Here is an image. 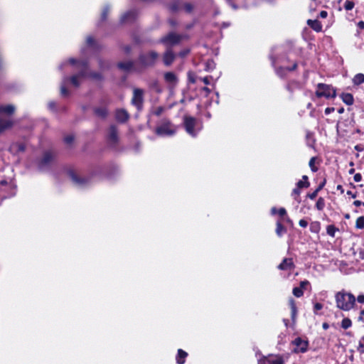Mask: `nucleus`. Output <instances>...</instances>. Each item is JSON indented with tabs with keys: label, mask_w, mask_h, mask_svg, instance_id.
Here are the masks:
<instances>
[{
	"label": "nucleus",
	"mask_w": 364,
	"mask_h": 364,
	"mask_svg": "<svg viewBox=\"0 0 364 364\" xmlns=\"http://www.w3.org/2000/svg\"><path fill=\"white\" fill-rule=\"evenodd\" d=\"M327 16H328V13H327V11H321L320 12V14H319V16H320L321 18H326V17H327Z\"/></svg>",
	"instance_id": "nucleus-60"
},
{
	"label": "nucleus",
	"mask_w": 364,
	"mask_h": 364,
	"mask_svg": "<svg viewBox=\"0 0 364 364\" xmlns=\"http://www.w3.org/2000/svg\"><path fill=\"white\" fill-rule=\"evenodd\" d=\"M296 314H297V309H291V319L294 323L295 322V320H296Z\"/></svg>",
	"instance_id": "nucleus-45"
},
{
	"label": "nucleus",
	"mask_w": 364,
	"mask_h": 364,
	"mask_svg": "<svg viewBox=\"0 0 364 364\" xmlns=\"http://www.w3.org/2000/svg\"><path fill=\"white\" fill-rule=\"evenodd\" d=\"M278 213L280 216L283 217L286 215V210L284 208H279Z\"/></svg>",
	"instance_id": "nucleus-58"
},
{
	"label": "nucleus",
	"mask_w": 364,
	"mask_h": 364,
	"mask_svg": "<svg viewBox=\"0 0 364 364\" xmlns=\"http://www.w3.org/2000/svg\"><path fill=\"white\" fill-rule=\"evenodd\" d=\"M316 95L318 97L334 98L336 96V90L331 85L319 83Z\"/></svg>",
	"instance_id": "nucleus-5"
},
{
	"label": "nucleus",
	"mask_w": 364,
	"mask_h": 364,
	"mask_svg": "<svg viewBox=\"0 0 364 364\" xmlns=\"http://www.w3.org/2000/svg\"><path fill=\"white\" fill-rule=\"evenodd\" d=\"M358 350L360 353H364V344H363V341L362 340L359 342V345H358Z\"/></svg>",
	"instance_id": "nucleus-50"
},
{
	"label": "nucleus",
	"mask_w": 364,
	"mask_h": 364,
	"mask_svg": "<svg viewBox=\"0 0 364 364\" xmlns=\"http://www.w3.org/2000/svg\"><path fill=\"white\" fill-rule=\"evenodd\" d=\"M190 53L189 49H184L179 53V56L181 58L186 57Z\"/></svg>",
	"instance_id": "nucleus-47"
},
{
	"label": "nucleus",
	"mask_w": 364,
	"mask_h": 364,
	"mask_svg": "<svg viewBox=\"0 0 364 364\" xmlns=\"http://www.w3.org/2000/svg\"><path fill=\"white\" fill-rule=\"evenodd\" d=\"M97 61L99 68L102 71L108 70L109 68V63L107 61L104 60L102 58H98Z\"/></svg>",
	"instance_id": "nucleus-29"
},
{
	"label": "nucleus",
	"mask_w": 364,
	"mask_h": 364,
	"mask_svg": "<svg viewBox=\"0 0 364 364\" xmlns=\"http://www.w3.org/2000/svg\"><path fill=\"white\" fill-rule=\"evenodd\" d=\"M13 126V122L9 119L0 118V134Z\"/></svg>",
	"instance_id": "nucleus-21"
},
{
	"label": "nucleus",
	"mask_w": 364,
	"mask_h": 364,
	"mask_svg": "<svg viewBox=\"0 0 364 364\" xmlns=\"http://www.w3.org/2000/svg\"><path fill=\"white\" fill-rule=\"evenodd\" d=\"M150 86L152 89L155 90L158 93L161 92V89L157 80H154V82H152Z\"/></svg>",
	"instance_id": "nucleus-35"
},
{
	"label": "nucleus",
	"mask_w": 364,
	"mask_h": 364,
	"mask_svg": "<svg viewBox=\"0 0 364 364\" xmlns=\"http://www.w3.org/2000/svg\"><path fill=\"white\" fill-rule=\"evenodd\" d=\"M258 364H284V360L281 356H269L259 360Z\"/></svg>",
	"instance_id": "nucleus-12"
},
{
	"label": "nucleus",
	"mask_w": 364,
	"mask_h": 364,
	"mask_svg": "<svg viewBox=\"0 0 364 364\" xmlns=\"http://www.w3.org/2000/svg\"><path fill=\"white\" fill-rule=\"evenodd\" d=\"M307 24L316 32H320L322 30V25L318 20L309 19L307 21Z\"/></svg>",
	"instance_id": "nucleus-20"
},
{
	"label": "nucleus",
	"mask_w": 364,
	"mask_h": 364,
	"mask_svg": "<svg viewBox=\"0 0 364 364\" xmlns=\"http://www.w3.org/2000/svg\"><path fill=\"white\" fill-rule=\"evenodd\" d=\"M289 306H290V309H296V303H295V301L294 300V299H292V298H290V299H289Z\"/></svg>",
	"instance_id": "nucleus-51"
},
{
	"label": "nucleus",
	"mask_w": 364,
	"mask_h": 364,
	"mask_svg": "<svg viewBox=\"0 0 364 364\" xmlns=\"http://www.w3.org/2000/svg\"><path fill=\"white\" fill-rule=\"evenodd\" d=\"M291 344L294 346L293 351L296 353H305L308 349L309 343L300 337L296 338Z\"/></svg>",
	"instance_id": "nucleus-9"
},
{
	"label": "nucleus",
	"mask_w": 364,
	"mask_h": 364,
	"mask_svg": "<svg viewBox=\"0 0 364 364\" xmlns=\"http://www.w3.org/2000/svg\"><path fill=\"white\" fill-rule=\"evenodd\" d=\"M341 97L346 105H351L353 104V96L350 93H343Z\"/></svg>",
	"instance_id": "nucleus-25"
},
{
	"label": "nucleus",
	"mask_w": 364,
	"mask_h": 364,
	"mask_svg": "<svg viewBox=\"0 0 364 364\" xmlns=\"http://www.w3.org/2000/svg\"><path fill=\"white\" fill-rule=\"evenodd\" d=\"M68 174L72 181L79 187H85L90 183V176H82L74 171H70Z\"/></svg>",
	"instance_id": "nucleus-7"
},
{
	"label": "nucleus",
	"mask_w": 364,
	"mask_h": 364,
	"mask_svg": "<svg viewBox=\"0 0 364 364\" xmlns=\"http://www.w3.org/2000/svg\"><path fill=\"white\" fill-rule=\"evenodd\" d=\"M323 205H324L323 200V198H320L316 203V206L318 210H322L323 208Z\"/></svg>",
	"instance_id": "nucleus-41"
},
{
	"label": "nucleus",
	"mask_w": 364,
	"mask_h": 364,
	"mask_svg": "<svg viewBox=\"0 0 364 364\" xmlns=\"http://www.w3.org/2000/svg\"><path fill=\"white\" fill-rule=\"evenodd\" d=\"M123 49L126 53H129L131 52L132 48L129 46H125Z\"/></svg>",
	"instance_id": "nucleus-62"
},
{
	"label": "nucleus",
	"mask_w": 364,
	"mask_h": 364,
	"mask_svg": "<svg viewBox=\"0 0 364 364\" xmlns=\"http://www.w3.org/2000/svg\"><path fill=\"white\" fill-rule=\"evenodd\" d=\"M109 11V6H106V7L104 8L103 11H102V15H101L102 21H105L106 20Z\"/></svg>",
	"instance_id": "nucleus-37"
},
{
	"label": "nucleus",
	"mask_w": 364,
	"mask_h": 364,
	"mask_svg": "<svg viewBox=\"0 0 364 364\" xmlns=\"http://www.w3.org/2000/svg\"><path fill=\"white\" fill-rule=\"evenodd\" d=\"M314 158H311L309 161V166L311 168V170L315 172L317 171V168L314 166Z\"/></svg>",
	"instance_id": "nucleus-48"
},
{
	"label": "nucleus",
	"mask_w": 364,
	"mask_h": 364,
	"mask_svg": "<svg viewBox=\"0 0 364 364\" xmlns=\"http://www.w3.org/2000/svg\"><path fill=\"white\" fill-rule=\"evenodd\" d=\"M129 117V115L125 109H121L116 111L115 118L118 122L124 123L128 120Z\"/></svg>",
	"instance_id": "nucleus-17"
},
{
	"label": "nucleus",
	"mask_w": 364,
	"mask_h": 364,
	"mask_svg": "<svg viewBox=\"0 0 364 364\" xmlns=\"http://www.w3.org/2000/svg\"><path fill=\"white\" fill-rule=\"evenodd\" d=\"M164 111V108L163 107H158L154 112V114L156 116H160Z\"/></svg>",
	"instance_id": "nucleus-42"
},
{
	"label": "nucleus",
	"mask_w": 364,
	"mask_h": 364,
	"mask_svg": "<svg viewBox=\"0 0 364 364\" xmlns=\"http://www.w3.org/2000/svg\"><path fill=\"white\" fill-rule=\"evenodd\" d=\"M182 6L187 14H191L195 9V5L191 2H185L182 4Z\"/></svg>",
	"instance_id": "nucleus-27"
},
{
	"label": "nucleus",
	"mask_w": 364,
	"mask_h": 364,
	"mask_svg": "<svg viewBox=\"0 0 364 364\" xmlns=\"http://www.w3.org/2000/svg\"><path fill=\"white\" fill-rule=\"evenodd\" d=\"M357 301L359 302V303H364V295L363 294H360L358 298H357Z\"/></svg>",
	"instance_id": "nucleus-61"
},
{
	"label": "nucleus",
	"mask_w": 364,
	"mask_h": 364,
	"mask_svg": "<svg viewBox=\"0 0 364 364\" xmlns=\"http://www.w3.org/2000/svg\"><path fill=\"white\" fill-rule=\"evenodd\" d=\"M155 132L159 136H172L176 133V128L168 119H163Z\"/></svg>",
	"instance_id": "nucleus-4"
},
{
	"label": "nucleus",
	"mask_w": 364,
	"mask_h": 364,
	"mask_svg": "<svg viewBox=\"0 0 364 364\" xmlns=\"http://www.w3.org/2000/svg\"><path fill=\"white\" fill-rule=\"evenodd\" d=\"M48 107L50 109H54L55 108V102H50L48 103Z\"/></svg>",
	"instance_id": "nucleus-63"
},
{
	"label": "nucleus",
	"mask_w": 364,
	"mask_h": 364,
	"mask_svg": "<svg viewBox=\"0 0 364 364\" xmlns=\"http://www.w3.org/2000/svg\"><path fill=\"white\" fill-rule=\"evenodd\" d=\"M168 8L171 12L176 13L179 11V6L178 0H174L173 2L170 3L168 6Z\"/></svg>",
	"instance_id": "nucleus-30"
},
{
	"label": "nucleus",
	"mask_w": 364,
	"mask_h": 364,
	"mask_svg": "<svg viewBox=\"0 0 364 364\" xmlns=\"http://www.w3.org/2000/svg\"><path fill=\"white\" fill-rule=\"evenodd\" d=\"M117 67L119 69L129 72L134 68V62L132 61H127V62H119L117 64Z\"/></svg>",
	"instance_id": "nucleus-19"
},
{
	"label": "nucleus",
	"mask_w": 364,
	"mask_h": 364,
	"mask_svg": "<svg viewBox=\"0 0 364 364\" xmlns=\"http://www.w3.org/2000/svg\"><path fill=\"white\" fill-rule=\"evenodd\" d=\"M286 230L287 229H276L277 235L281 237L286 233Z\"/></svg>",
	"instance_id": "nucleus-53"
},
{
	"label": "nucleus",
	"mask_w": 364,
	"mask_h": 364,
	"mask_svg": "<svg viewBox=\"0 0 364 364\" xmlns=\"http://www.w3.org/2000/svg\"><path fill=\"white\" fill-rule=\"evenodd\" d=\"M164 77L166 82L168 84L170 89L175 87V86L177 85L178 80L176 75L174 73H165Z\"/></svg>",
	"instance_id": "nucleus-13"
},
{
	"label": "nucleus",
	"mask_w": 364,
	"mask_h": 364,
	"mask_svg": "<svg viewBox=\"0 0 364 364\" xmlns=\"http://www.w3.org/2000/svg\"><path fill=\"white\" fill-rule=\"evenodd\" d=\"M176 58V55L173 53L171 48H168L163 55L164 63L166 66L171 65Z\"/></svg>",
	"instance_id": "nucleus-15"
},
{
	"label": "nucleus",
	"mask_w": 364,
	"mask_h": 364,
	"mask_svg": "<svg viewBox=\"0 0 364 364\" xmlns=\"http://www.w3.org/2000/svg\"><path fill=\"white\" fill-rule=\"evenodd\" d=\"M86 43L89 46H93L95 45V40L92 37L88 36L86 40Z\"/></svg>",
	"instance_id": "nucleus-44"
},
{
	"label": "nucleus",
	"mask_w": 364,
	"mask_h": 364,
	"mask_svg": "<svg viewBox=\"0 0 364 364\" xmlns=\"http://www.w3.org/2000/svg\"><path fill=\"white\" fill-rule=\"evenodd\" d=\"M299 225L301 227H306L308 225V222L306 220L301 219L299 220Z\"/></svg>",
	"instance_id": "nucleus-59"
},
{
	"label": "nucleus",
	"mask_w": 364,
	"mask_h": 364,
	"mask_svg": "<svg viewBox=\"0 0 364 364\" xmlns=\"http://www.w3.org/2000/svg\"><path fill=\"white\" fill-rule=\"evenodd\" d=\"M93 111L95 114L101 119H105L108 115V110L106 107H94Z\"/></svg>",
	"instance_id": "nucleus-18"
},
{
	"label": "nucleus",
	"mask_w": 364,
	"mask_h": 364,
	"mask_svg": "<svg viewBox=\"0 0 364 364\" xmlns=\"http://www.w3.org/2000/svg\"><path fill=\"white\" fill-rule=\"evenodd\" d=\"M55 160V152L51 150L44 151L42 156L36 160V163L38 170L40 171L49 170Z\"/></svg>",
	"instance_id": "nucleus-2"
},
{
	"label": "nucleus",
	"mask_w": 364,
	"mask_h": 364,
	"mask_svg": "<svg viewBox=\"0 0 364 364\" xmlns=\"http://www.w3.org/2000/svg\"><path fill=\"white\" fill-rule=\"evenodd\" d=\"M183 36L174 32H170L166 36L161 38L160 42L168 47H171L180 43L183 39Z\"/></svg>",
	"instance_id": "nucleus-6"
},
{
	"label": "nucleus",
	"mask_w": 364,
	"mask_h": 364,
	"mask_svg": "<svg viewBox=\"0 0 364 364\" xmlns=\"http://www.w3.org/2000/svg\"><path fill=\"white\" fill-rule=\"evenodd\" d=\"M358 26L359 28L363 29L364 28V21H359L358 23Z\"/></svg>",
	"instance_id": "nucleus-64"
},
{
	"label": "nucleus",
	"mask_w": 364,
	"mask_h": 364,
	"mask_svg": "<svg viewBox=\"0 0 364 364\" xmlns=\"http://www.w3.org/2000/svg\"><path fill=\"white\" fill-rule=\"evenodd\" d=\"M144 102V90L140 88H134L133 91V97L132 103L140 109L142 107Z\"/></svg>",
	"instance_id": "nucleus-10"
},
{
	"label": "nucleus",
	"mask_w": 364,
	"mask_h": 364,
	"mask_svg": "<svg viewBox=\"0 0 364 364\" xmlns=\"http://www.w3.org/2000/svg\"><path fill=\"white\" fill-rule=\"evenodd\" d=\"M196 122V120L194 117L190 116L184 117L183 124L186 131L193 136H195L196 135V132L194 130Z\"/></svg>",
	"instance_id": "nucleus-11"
},
{
	"label": "nucleus",
	"mask_w": 364,
	"mask_h": 364,
	"mask_svg": "<svg viewBox=\"0 0 364 364\" xmlns=\"http://www.w3.org/2000/svg\"><path fill=\"white\" fill-rule=\"evenodd\" d=\"M16 107L13 105H0V113L11 115L14 113Z\"/></svg>",
	"instance_id": "nucleus-22"
},
{
	"label": "nucleus",
	"mask_w": 364,
	"mask_h": 364,
	"mask_svg": "<svg viewBox=\"0 0 364 364\" xmlns=\"http://www.w3.org/2000/svg\"><path fill=\"white\" fill-rule=\"evenodd\" d=\"M65 142L68 144H70L74 141V136L73 135H68L65 137Z\"/></svg>",
	"instance_id": "nucleus-43"
},
{
	"label": "nucleus",
	"mask_w": 364,
	"mask_h": 364,
	"mask_svg": "<svg viewBox=\"0 0 364 364\" xmlns=\"http://www.w3.org/2000/svg\"><path fill=\"white\" fill-rule=\"evenodd\" d=\"M107 141L111 146H116L119 142V131L115 124H112L107 130Z\"/></svg>",
	"instance_id": "nucleus-8"
},
{
	"label": "nucleus",
	"mask_w": 364,
	"mask_h": 364,
	"mask_svg": "<svg viewBox=\"0 0 364 364\" xmlns=\"http://www.w3.org/2000/svg\"><path fill=\"white\" fill-rule=\"evenodd\" d=\"M353 82L355 85H359L364 82V75L358 73L355 75L353 79Z\"/></svg>",
	"instance_id": "nucleus-28"
},
{
	"label": "nucleus",
	"mask_w": 364,
	"mask_h": 364,
	"mask_svg": "<svg viewBox=\"0 0 364 364\" xmlns=\"http://www.w3.org/2000/svg\"><path fill=\"white\" fill-rule=\"evenodd\" d=\"M159 55L154 50L148 53H142L139 55L138 62L141 67L151 68L154 67L159 59Z\"/></svg>",
	"instance_id": "nucleus-3"
},
{
	"label": "nucleus",
	"mask_w": 364,
	"mask_h": 364,
	"mask_svg": "<svg viewBox=\"0 0 364 364\" xmlns=\"http://www.w3.org/2000/svg\"><path fill=\"white\" fill-rule=\"evenodd\" d=\"M79 79L80 78H78L75 75L68 77V80L70 81L71 84L75 87H80V83L79 82Z\"/></svg>",
	"instance_id": "nucleus-31"
},
{
	"label": "nucleus",
	"mask_w": 364,
	"mask_h": 364,
	"mask_svg": "<svg viewBox=\"0 0 364 364\" xmlns=\"http://www.w3.org/2000/svg\"><path fill=\"white\" fill-rule=\"evenodd\" d=\"M168 22L170 24V26H171L172 27H175L178 24L177 21L174 18L168 19Z\"/></svg>",
	"instance_id": "nucleus-55"
},
{
	"label": "nucleus",
	"mask_w": 364,
	"mask_h": 364,
	"mask_svg": "<svg viewBox=\"0 0 364 364\" xmlns=\"http://www.w3.org/2000/svg\"><path fill=\"white\" fill-rule=\"evenodd\" d=\"M68 81V77H64L63 79V81L61 82V85H60V94H61V95H63L64 97L69 95V91L65 87V84Z\"/></svg>",
	"instance_id": "nucleus-26"
},
{
	"label": "nucleus",
	"mask_w": 364,
	"mask_h": 364,
	"mask_svg": "<svg viewBox=\"0 0 364 364\" xmlns=\"http://www.w3.org/2000/svg\"><path fill=\"white\" fill-rule=\"evenodd\" d=\"M354 7V3L350 1H346L344 4V8L346 10L349 11L351 10Z\"/></svg>",
	"instance_id": "nucleus-39"
},
{
	"label": "nucleus",
	"mask_w": 364,
	"mask_h": 364,
	"mask_svg": "<svg viewBox=\"0 0 364 364\" xmlns=\"http://www.w3.org/2000/svg\"><path fill=\"white\" fill-rule=\"evenodd\" d=\"M89 71H88V69H80V70L79 71V73L77 74H76L75 75L77 76L78 78H83V77H88V74H89Z\"/></svg>",
	"instance_id": "nucleus-33"
},
{
	"label": "nucleus",
	"mask_w": 364,
	"mask_h": 364,
	"mask_svg": "<svg viewBox=\"0 0 364 364\" xmlns=\"http://www.w3.org/2000/svg\"><path fill=\"white\" fill-rule=\"evenodd\" d=\"M323 308V305L320 303H316L314 304V312L316 313L317 311L321 310Z\"/></svg>",
	"instance_id": "nucleus-52"
},
{
	"label": "nucleus",
	"mask_w": 364,
	"mask_h": 364,
	"mask_svg": "<svg viewBox=\"0 0 364 364\" xmlns=\"http://www.w3.org/2000/svg\"><path fill=\"white\" fill-rule=\"evenodd\" d=\"M88 77L95 81L102 82L104 80V76L101 73L90 71L88 74Z\"/></svg>",
	"instance_id": "nucleus-24"
},
{
	"label": "nucleus",
	"mask_w": 364,
	"mask_h": 364,
	"mask_svg": "<svg viewBox=\"0 0 364 364\" xmlns=\"http://www.w3.org/2000/svg\"><path fill=\"white\" fill-rule=\"evenodd\" d=\"M188 81L191 82V83H193L194 84L196 82V77L195 75L191 73H188Z\"/></svg>",
	"instance_id": "nucleus-46"
},
{
	"label": "nucleus",
	"mask_w": 364,
	"mask_h": 364,
	"mask_svg": "<svg viewBox=\"0 0 364 364\" xmlns=\"http://www.w3.org/2000/svg\"><path fill=\"white\" fill-rule=\"evenodd\" d=\"M293 294L296 296V297H301V296H303L304 294V292H303V290L301 289V287H294L293 289Z\"/></svg>",
	"instance_id": "nucleus-34"
},
{
	"label": "nucleus",
	"mask_w": 364,
	"mask_h": 364,
	"mask_svg": "<svg viewBox=\"0 0 364 364\" xmlns=\"http://www.w3.org/2000/svg\"><path fill=\"white\" fill-rule=\"evenodd\" d=\"M352 325V322L350 321V319H349L348 318H345L342 320V322H341V327L344 329H348V328H350Z\"/></svg>",
	"instance_id": "nucleus-32"
},
{
	"label": "nucleus",
	"mask_w": 364,
	"mask_h": 364,
	"mask_svg": "<svg viewBox=\"0 0 364 364\" xmlns=\"http://www.w3.org/2000/svg\"><path fill=\"white\" fill-rule=\"evenodd\" d=\"M78 65L82 68V69H88L89 68V64H88V61L87 60H81V61H78Z\"/></svg>",
	"instance_id": "nucleus-40"
},
{
	"label": "nucleus",
	"mask_w": 364,
	"mask_h": 364,
	"mask_svg": "<svg viewBox=\"0 0 364 364\" xmlns=\"http://www.w3.org/2000/svg\"><path fill=\"white\" fill-rule=\"evenodd\" d=\"M336 306L343 311L350 310L355 304V297L351 293L339 291L336 296Z\"/></svg>",
	"instance_id": "nucleus-1"
},
{
	"label": "nucleus",
	"mask_w": 364,
	"mask_h": 364,
	"mask_svg": "<svg viewBox=\"0 0 364 364\" xmlns=\"http://www.w3.org/2000/svg\"><path fill=\"white\" fill-rule=\"evenodd\" d=\"M318 193V192L316 190H315L313 193L308 194V196H309L311 199H314V198L317 196Z\"/></svg>",
	"instance_id": "nucleus-56"
},
{
	"label": "nucleus",
	"mask_w": 364,
	"mask_h": 364,
	"mask_svg": "<svg viewBox=\"0 0 364 364\" xmlns=\"http://www.w3.org/2000/svg\"><path fill=\"white\" fill-rule=\"evenodd\" d=\"M355 228H364L363 216H360L356 220Z\"/></svg>",
	"instance_id": "nucleus-36"
},
{
	"label": "nucleus",
	"mask_w": 364,
	"mask_h": 364,
	"mask_svg": "<svg viewBox=\"0 0 364 364\" xmlns=\"http://www.w3.org/2000/svg\"><path fill=\"white\" fill-rule=\"evenodd\" d=\"M309 183L308 181H299L297 183H296V186L299 188H308L309 186Z\"/></svg>",
	"instance_id": "nucleus-38"
},
{
	"label": "nucleus",
	"mask_w": 364,
	"mask_h": 364,
	"mask_svg": "<svg viewBox=\"0 0 364 364\" xmlns=\"http://www.w3.org/2000/svg\"><path fill=\"white\" fill-rule=\"evenodd\" d=\"M294 268V264L291 258H284L279 264L278 269L281 270H291Z\"/></svg>",
	"instance_id": "nucleus-16"
},
{
	"label": "nucleus",
	"mask_w": 364,
	"mask_h": 364,
	"mask_svg": "<svg viewBox=\"0 0 364 364\" xmlns=\"http://www.w3.org/2000/svg\"><path fill=\"white\" fill-rule=\"evenodd\" d=\"M339 229H337L338 230ZM336 229H326V232L328 235L334 237Z\"/></svg>",
	"instance_id": "nucleus-54"
},
{
	"label": "nucleus",
	"mask_w": 364,
	"mask_h": 364,
	"mask_svg": "<svg viewBox=\"0 0 364 364\" xmlns=\"http://www.w3.org/2000/svg\"><path fill=\"white\" fill-rule=\"evenodd\" d=\"M16 146L18 151L23 152L26 150V146L23 144H18Z\"/></svg>",
	"instance_id": "nucleus-49"
},
{
	"label": "nucleus",
	"mask_w": 364,
	"mask_h": 364,
	"mask_svg": "<svg viewBox=\"0 0 364 364\" xmlns=\"http://www.w3.org/2000/svg\"><path fill=\"white\" fill-rule=\"evenodd\" d=\"M188 353L181 349L178 350V353L176 357V363L178 364H184L186 361V358L187 357Z\"/></svg>",
	"instance_id": "nucleus-23"
},
{
	"label": "nucleus",
	"mask_w": 364,
	"mask_h": 364,
	"mask_svg": "<svg viewBox=\"0 0 364 364\" xmlns=\"http://www.w3.org/2000/svg\"><path fill=\"white\" fill-rule=\"evenodd\" d=\"M361 179H362V176L360 173L355 174V176H354V181L355 182H359V181H361Z\"/></svg>",
	"instance_id": "nucleus-57"
},
{
	"label": "nucleus",
	"mask_w": 364,
	"mask_h": 364,
	"mask_svg": "<svg viewBox=\"0 0 364 364\" xmlns=\"http://www.w3.org/2000/svg\"><path fill=\"white\" fill-rule=\"evenodd\" d=\"M137 16L136 10H132L125 13L120 19L121 23H133Z\"/></svg>",
	"instance_id": "nucleus-14"
}]
</instances>
